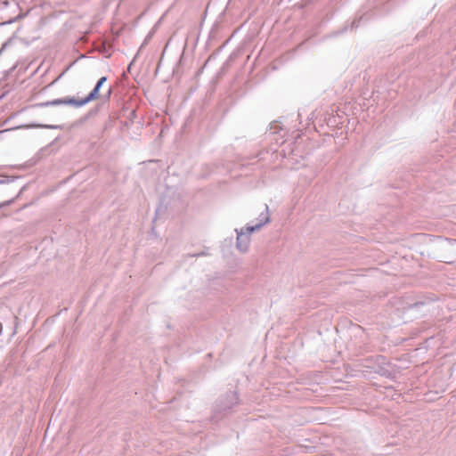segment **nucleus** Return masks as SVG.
<instances>
[{"mask_svg":"<svg viewBox=\"0 0 456 456\" xmlns=\"http://www.w3.org/2000/svg\"><path fill=\"white\" fill-rule=\"evenodd\" d=\"M106 80H107L106 77H101L98 80L95 87L86 98L79 99V100H77L75 98H68V99L55 102V103H63V104L72 105L75 107H82V106L86 105V103H88L89 102L94 101L99 98V90H100L101 86H102V84Z\"/></svg>","mask_w":456,"mask_h":456,"instance_id":"f257e3e1","label":"nucleus"},{"mask_svg":"<svg viewBox=\"0 0 456 456\" xmlns=\"http://www.w3.org/2000/svg\"><path fill=\"white\" fill-rule=\"evenodd\" d=\"M260 226L261 225H256L255 227H247L246 233L243 232H240L238 233L237 247L240 251L244 252L248 248V245H249L248 234H250L256 229H258Z\"/></svg>","mask_w":456,"mask_h":456,"instance_id":"f03ea898","label":"nucleus"}]
</instances>
